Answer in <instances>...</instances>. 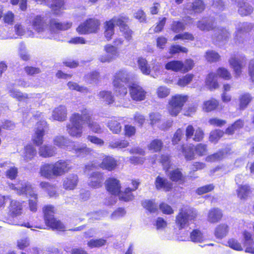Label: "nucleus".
<instances>
[{
	"label": "nucleus",
	"mask_w": 254,
	"mask_h": 254,
	"mask_svg": "<svg viewBox=\"0 0 254 254\" xmlns=\"http://www.w3.org/2000/svg\"><path fill=\"white\" fill-rule=\"evenodd\" d=\"M229 231V227L226 224L218 225L215 230V236L219 239H222L225 237Z\"/></svg>",
	"instance_id": "nucleus-38"
},
{
	"label": "nucleus",
	"mask_w": 254,
	"mask_h": 254,
	"mask_svg": "<svg viewBox=\"0 0 254 254\" xmlns=\"http://www.w3.org/2000/svg\"><path fill=\"white\" fill-rule=\"evenodd\" d=\"M69 150L72 151L78 156H84L89 154L92 149L87 147L85 144H78L73 142V144H71Z\"/></svg>",
	"instance_id": "nucleus-15"
},
{
	"label": "nucleus",
	"mask_w": 254,
	"mask_h": 254,
	"mask_svg": "<svg viewBox=\"0 0 254 254\" xmlns=\"http://www.w3.org/2000/svg\"><path fill=\"white\" fill-rule=\"evenodd\" d=\"M229 62L230 65L234 69L236 76H240L242 72L241 69L244 66L243 62L236 58L233 57L229 60Z\"/></svg>",
	"instance_id": "nucleus-28"
},
{
	"label": "nucleus",
	"mask_w": 254,
	"mask_h": 254,
	"mask_svg": "<svg viewBox=\"0 0 254 254\" xmlns=\"http://www.w3.org/2000/svg\"><path fill=\"white\" fill-rule=\"evenodd\" d=\"M142 206L151 213H154L157 211V206L153 201L145 200L142 203Z\"/></svg>",
	"instance_id": "nucleus-55"
},
{
	"label": "nucleus",
	"mask_w": 254,
	"mask_h": 254,
	"mask_svg": "<svg viewBox=\"0 0 254 254\" xmlns=\"http://www.w3.org/2000/svg\"><path fill=\"white\" fill-rule=\"evenodd\" d=\"M100 25V22L98 19L90 18L80 25L77 28L76 30L80 34L95 33L99 29Z\"/></svg>",
	"instance_id": "nucleus-5"
},
{
	"label": "nucleus",
	"mask_w": 254,
	"mask_h": 254,
	"mask_svg": "<svg viewBox=\"0 0 254 254\" xmlns=\"http://www.w3.org/2000/svg\"><path fill=\"white\" fill-rule=\"evenodd\" d=\"M53 164L55 177L64 174L70 169L69 163L64 160H60Z\"/></svg>",
	"instance_id": "nucleus-12"
},
{
	"label": "nucleus",
	"mask_w": 254,
	"mask_h": 254,
	"mask_svg": "<svg viewBox=\"0 0 254 254\" xmlns=\"http://www.w3.org/2000/svg\"><path fill=\"white\" fill-rule=\"evenodd\" d=\"M243 126L244 121L238 120L226 128L225 133L229 135H232L234 133L235 130L242 128Z\"/></svg>",
	"instance_id": "nucleus-42"
},
{
	"label": "nucleus",
	"mask_w": 254,
	"mask_h": 254,
	"mask_svg": "<svg viewBox=\"0 0 254 254\" xmlns=\"http://www.w3.org/2000/svg\"><path fill=\"white\" fill-rule=\"evenodd\" d=\"M224 132L220 129L212 130L210 133L209 140L214 143H216L219 139L223 136Z\"/></svg>",
	"instance_id": "nucleus-50"
},
{
	"label": "nucleus",
	"mask_w": 254,
	"mask_h": 254,
	"mask_svg": "<svg viewBox=\"0 0 254 254\" xmlns=\"http://www.w3.org/2000/svg\"><path fill=\"white\" fill-rule=\"evenodd\" d=\"M84 122L83 114L74 113L71 115L69 119V123L66 125V131L72 137L79 138L82 134L83 126L80 123Z\"/></svg>",
	"instance_id": "nucleus-1"
},
{
	"label": "nucleus",
	"mask_w": 254,
	"mask_h": 254,
	"mask_svg": "<svg viewBox=\"0 0 254 254\" xmlns=\"http://www.w3.org/2000/svg\"><path fill=\"white\" fill-rule=\"evenodd\" d=\"M47 128V123L40 121L37 123V127L33 137V142L37 146L41 145L43 142V136Z\"/></svg>",
	"instance_id": "nucleus-9"
},
{
	"label": "nucleus",
	"mask_w": 254,
	"mask_h": 254,
	"mask_svg": "<svg viewBox=\"0 0 254 254\" xmlns=\"http://www.w3.org/2000/svg\"><path fill=\"white\" fill-rule=\"evenodd\" d=\"M7 185L10 189L14 190L18 194L21 195L27 193L31 194V185L28 183H24L17 187L11 183H7Z\"/></svg>",
	"instance_id": "nucleus-18"
},
{
	"label": "nucleus",
	"mask_w": 254,
	"mask_h": 254,
	"mask_svg": "<svg viewBox=\"0 0 254 254\" xmlns=\"http://www.w3.org/2000/svg\"><path fill=\"white\" fill-rule=\"evenodd\" d=\"M224 156V152L221 151L207 156L205 158V160L207 162H214L222 159Z\"/></svg>",
	"instance_id": "nucleus-57"
},
{
	"label": "nucleus",
	"mask_w": 254,
	"mask_h": 254,
	"mask_svg": "<svg viewBox=\"0 0 254 254\" xmlns=\"http://www.w3.org/2000/svg\"><path fill=\"white\" fill-rule=\"evenodd\" d=\"M129 142L125 139H116L108 143V147L111 149H123L129 145Z\"/></svg>",
	"instance_id": "nucleus-31"
},
{
	"label": "nucleus",
	"mask_w": 254,
	"mask_h": 254,
	"mask_svg": "<svg viewBox=\"0 0 254 254\" xmlns=\"http://www.w3.org/2000/svg\"><path fill=\"white\" fill-rule=\"evenodd\" d=\"M106 240L104 239H91L87 243V246L92 249L95 248H99L105 245Z\"/></svg>",
	"instance_id": "nucleus-48"
},
{
	"label": "nucleus",
	"mask_w": 254,
	"mask_h": 254,
	"mask_svg": "<svg viewBox=\"0 0 254 254\" xmlns=\"http://www.w3.org/2000/svg\"><path fill=\"white\" fill-rule=\"evenodd\" d=\"M223 217V213L218 208L211 209L207 214V221L211 223H216L220 221Z\"/></svg>",
	"instance_id": "nucleus-21"
},
{
	"label": "nucleus",
	"mask_w": 254,
	"mask_h": 254,
	"mask_svg": "<svg viewBox=\"0 0 254 254\" xmlns=\"http://www.w3.org/2000/svg\"><path fill=\"white\" fill-rule=\"evenodd\" d=\"M67 86L68 88L71 90H75L83 93H87L88 92V89L86 87L80 86L77 83L73 82H69L67 83Z\"/></svg>",
	"instance_id": "nucleus-56"
},
{
	"label": "nucleus",
	"mask_w": 254,
	"mask_h": 254,
	"mask_svg": "<svg viewBox=\"0 0 254 254\" xmlns=\"http://www.w3.org/2000/svg\"><path fill=\"white\" fill-rule=\"evenodd\" d=\"M33 29L38 33L44 31L47 28V24L43 17L40 15H36L31 21Z\"/></svg>",
	"instance_id": "nucleus-16"
},
{
	"label": "nucleus",
	"mask_w": 254,
	"mask_h": 254,
	"mask_svg": "<svg viewBox=\"0 0 254 254\" xmlns=\"http://www.w3.org/2000/svg\"><path fill=\"white\" fill-rule=\"evenodd\" d=\"M107 127L114 133H119L122 129L120 123L115 120V118H112L109 120L107 123Z\"/></svg>",
	"instance_id": "nucleus-39"
},
{
	"label": "nucleus",
	"mask_w": 254,
	"mask_h": 254,
	"mask_svg": "<svg viewBox=\"0 0 254 254\" xmlns=\"http://www.w3.org/2000/svg\"><path fill=\"white\" fill-rule=\"evenodd\" d=\"M196 25L200 30L203 31H209L216 27L215 18L212 17H204L198 21Z\"/></svg>",
	"instance_id": "nucleus-10"
},
{
	"label": "nucleus",
	"mask_w": 254,
	"mask_h": 254,
	"mask_svg": "<svg viewBox=\"0 0 254 254\" xmlns=\"http://www.w3.org/2000/svg\"><path fill=\"white\" fill-rule=\"evenodd\" d=\"M182 151L184 154L185 158L187 160H191L194 158V153L193 149L190 146H183L182 147Z\"/></svg>",
	"instance_id": "nucleus-49"
},
{
	"label": "nucleus",
	"mask_w": 254,
	"mask_h": 254,
	"mask_svg": "<svg viewBox=\"0 0 254 254\" xmlns=\"http://www.w3.org/2000/svg\"><path fill=\"white\" fill-rule=\"evenodd\" d=\"M31 194L30 193H25L26 195H28L31 196L32 198H31L29 200V206L30 210L33 212H35L37 210V194H36L32 190L31 188Z\"/></svg>",
	"instance_id": "nucleus-47"
},
{
	"label": "nucleus",
	"mask_w": 254,
	"mask_h": 254,
	"mask_svg": "<svg viewBox=\"0 0 254 254\" xmlns=\"http://www.w3.org/2000/svg\"><path fill=\"white\" fill-rule=\"evenodd\" d=\"M187 52L188 49L186 48L179 45H172L169 49V53L171 54H175L180 52L186 53Z\"/></svg>",
	"instance_id": "nucleus-64"
},
{
	"label": "nucleus",
	"mask_w": 254,
	"mask_h": 254,
	"mask_svg": "<svg viewBox=\"0 0 254 254\" xmlns=\"http://www.w3.org/2000/svg\"><path fill=\"white\" fill-rule=\"evenodd\" d=\"M167 70H171L175 72L182 71L184 64L182 61H173L167 63L165 65Z\"/></svg>",
	"instance_id": "nucleus-34"
},
{
	"label": "nucleus",
	"mask_w": 254,
	"mask_h": 254,
	"mask_svg": "<svg viewBox=\"0 0 254 254\" xmlns=\"http://www.w3.org/2000/svg\"><path fill=\"white\" fill-rule=\"evenodd\" d=\"M237 195L240 199H246L248 195L251 193L250 187L247 185H239L237 190Z\"/></svg>",
	"instance_id": "nucleus-37"
},
{
	"label": "nucleus",
	"mask_w": 254,
	"mask_h": 254,
	"mask_svg": "<svg viewBox=\"0 0 254 254\" xmlns=\"http://www.w3.org/2000/svg\"><path fill=\"white\" fill-rule=\"evenodd\" d=\"M253 28V25L252 23L247 22L241 23L238 28L237 31L236 32L235 36L236 42L239 44L241 42H243V36L242 34L243 33L249 31Z\"/></svg>",
	"instance_id": "nucleus-14"
},
{
	"label": "nucleus",
	"mask_w": 254,
	"mask_h": 254,
	"mask_svg": "<svg viewBox=\"0 0 254 254\" xmlns=\"http://www.w3.org/2000/svg\"><path fill=\"white\" fill-rule=\"evenodd\" d=\"M217 74L225 80H229L231 78V73L224 67L219 68L217 70Z\"/></svg>",
	"instance_id": "nucleus-62"
},
{
	"label": "nucleus",
	"mask_w": 254,
	"mask_h": 254,
	"mask_svg": "<svg viewBox=\"0 0 254 254\" xmlns=\"http://www.w3.org/2000/svg\"><path fill=\"white\" fill-rule=\"evenodd\" d=\"M40 175L47 179H53L55 177L53 164L45 163L40 169Z\"/></svg>",
	"instance_id": "nucleus-20"
},
{
	"label": "nucleus",
	"mask_w": 254,
	"mask_h": 254,
	"mask_svg": "<svg viewBox=\"0 0 254 254\" xmlns=\"http://www.w3.org/2000/svg\"><path fill=\"white\" fill-rule=\"evenodd\" d=\"M137 62L138 67L141 72L144 74H149L151 69L150 67L148 64L147 61L145 59L139 58Z\"/></svg>",
	"instance_id": "nucleus-44"
},
{
	"label": "nucleus",
	"mask_w": 254,
	"mask_h": 254,
	"mask_svg": "<svg viewBox=\"0 0 254 254\" xmlns=\"http://www.w3.org/2000/svg\"><path fill=\"white\" fill-rule=\"evenodd\" d=\"M8 93L11 97L16 99L18 101H23L28 98L27 94H23L15 89H9Z\"/></svg>",
	"instance_id": "nucleus-43"
},
{
	"label": "nucleus",
	"mask_w": 254,
	"mask_h": 254,
	"mask_svg": "<svg viewBox=\"0 0 254 254\" xmlns=\"http://www.w3.org/2000/svg\"><path fill=\"white\" fill-rule=\"evenodd\" d=\"M163 145V143L161 140L155 139L150 143L148 145V148L149 150L153 152H158L161 150Z\"/></svg>",
	"instance_id": "nucleus-46"
},
{
	"label": "nucleus",
	"mask_w": 254,
	"mask_h": 254,
	"mask_svg": "<svg viewBox=\"0 0 254 254\" xmlns=\"http://www.w3.org/2000/svg\"><path fill=\"white\" fill-rule=\"evenodd\" d=\"M72 23L70 22L60 23L56 19H51L50 22V27L53 30H66L71 26Z\"/></svg>",
	"instance_id": "nucleus-32"
},
{
	"label": "nucleus",
	"mask_w": 254,
	"mask_h": 254,
	"mask_svg": "<svg viewBox=\"0 0 254 254\" xmlns=\"http://www.w3.org/2000/svg\"><path fill=\"white\" fill-rule=\"evenodd\" d=\"M22 207L19 202L11 200L9 206V212L12 216H17L22 213Z\"/></svg>",
	"instance_id": "nucleus-36"
},
{
	"label": "nucleus",
	"mask_w": 254,
	"mask_h": 254,
	"mask_svg": "<svg viewBox=\"0 0 254 254\" xmlns=\"http://www.w3.org/2000/svg\"><path fill=\"white\" fill-rule=\"evenodd\" d=\"M37 153L35 148L32 145H26L24 149L22 156L26 161L32 160Z\"/></svg>",
	"instance_id": "nucleus-33"
},
{
	"label": "nucleus",
	"mask_w": 254,
	"mask_h": 254,
	"mask_svg": "<svg viewBox=\"0 0 254 254\" xmlns=\"http://www.w3.org/2000/svg\"><path fill=\"white\" fill-rule=\"evenodd\" d=\"M252 99V97L249 93H245L241 95L240 100V108L241 109H244L247 107Z\"/></svg>",
	"instance_id": "nucleus-52"
},
{
	"label": "nucleus",
	"mask_w": 254,
	"mask_h": 254,
	"mask_svg": "<svg viewBox=\"0 0 254 254\" xmlns=\"http://www.w3.org/2000/svg\"><path fill=\"white\" fill-rule=\"evenodd\" d=\"M230 35V32L227 29H218L215 32L213 40L214 42L223 41L229 38Z\"/></svg>",
	"instance_id": "nucleus-30"
},
{
	"label": "nucleus",
	"mask_w": 254,
	"mask_h": 254,
	"mask_svg": "<svg viewBox=\"0 0 254 254\" xmlns=\"http://www.w3.org/2000/svg\"><path fill=\"white\" fill-rule=\"evenodd\" d=\"M187 100V96L176 95L173 96L169 102L167 108L169 114L172 116H177L182 110Z\"/></svg>",
	"instance_id": "nucleus-4"
},
{
	"label": "nucleus",
	"mask_w": 254,
	"mask_h": 254,
	"mask_svg": "<svg viewBox=\"0 0 254 254\" xmlns=\"http://www.w3.org/2000/svg\"><path fill=\"white\" fill-rule=\"evenodd\" d=\"M191 240L194 242H201L203 240V237L200 231L193 230L190 234Z\"/></svg>",
	"instance_id": "nucleus-58"
},
{
	"label": "nucleus",
	"mask_w": 254,
	"mask_h": 254,
	"mask_svg": "<svg viewBox=\"0 0 254 254\" xmlns=\"http://www.w3.org/2000/svg\"><path fill=\"white\" fill-rule=\"evenodd\" d=\"M217 76L214 73H210L206 78V85L210 90H214L218 87Z\"/></svg>",
	"instance_id": "nucleus-35"
},
{
	"label": "nucleus",
	"mask_w": 254,
	"mask_h": 254,
	"mask_svg": "<svg viewBox=\"0 0 254 254\" xmlns=\"http://www.w3.org/2000/svg\"><path fill=\"white\" fill-rule=\"evenodd\" d=\"M193 75L190 74H187L186 76H184L182 78H180L178 81V85L184 87L189 83H190L192 78H193Z\"/></svg>",
	"instance_id": "nucleus-60"
},
{
	"label": "nucleus",
	"mask_w": 254,
	"mask_h": 254,
	"mask_svg": "<svg viewBox=\"0 0 254 254\" xmlns=\"http://www.w3.org/2000/svg\"><path fill=\"white\" fill-rule=\"evenodd\" d=\"M89 185L93 188H99L102 185L104 177L102 174L99 172L93 173L90 177Z\"/></svg>",
	"instance_id": "nucleus-22"
},
{
	"label": "nucleus",
	"mask_w": 254,
	"mask_h": 254,
	"mask_svg": "<svg viewBox=\"0 0 254 254\" xmlns=\"http://www.w3.org/2000/svg\"><path fill=\"white\" fill-rule=\"evenodd\" d=\"M218 105V102L215 99H212L204 102L203 110L205 112H209L215 110Z\"/></svg>",
	"instance_id": "nucleus-45"
},
{
	"label": "nucleus",
	"mask_w": 254,
	"mask_h": 254,
	"mask_svg": "<svg viewBox=\"0 0 254 254\" xmlns=\"http://www.w3.org/2000/svg\"><path fill=\"white\" fill-rule=\"evenodd\" d=\"M185 29V25L183 22L174 21L172 24L171 30L175 33H179Z\"/></svg>",
	"instance_id": "nucleus-59"
},
{
	"label": "nucleus",
	"mask_w": 254,
	"mask_h": 254,
	"mask_svg": "<svg viewBox=\"0 0 254 254\" xmlns=\"http://www.w3.org/2000/svg\"><path fill=\"white\" fill-rule=\"evenodd\" d=\"M78 177L76 175H70L65 178L63 182V187L65 190H73L77 186Z\"/></svg>",
	"instance_id": "nucleus-24"
},
{
	"label": "nucleus",
	"mask_w": 254,
	"mask_h": 254,
	"mask_svg": "<svg viewBox=\"0 0 254 254\" xmlns=\"http://www.w3.org/2000/svg\"><path fill=\"white\" fill-rule=\"evenodd\" d=\"M130 80V75L126 69H121L117 71L113 76V86H119V83H127Z\"/></svg>",
	"instance_id": "nucleus-11"
},
{
	"label": "nucleus",
	"mask_w": 254,
	"mask_h": 254,
	"mask_svg": "<svg viewBox=\"0 0 254 254\" xmlns=\"http://www.w3.org/2000/svg\"><path fill=\"white\" fill-rule=\"evenodd\" d=\"M117 165V161L111 156H107L103 160L99 165L100 167L104 169L112 171L115 169Z\"/></svg>",
	"instance_id": "nucleus-26"
},
{
	"label": "nucleus",
	"mask_w": 254,
	"mask_h": 254,
	"mask_svg": "<svg viewBox=\"0 0 254 254\" xmlns=\"http://www.w3.org/2000/svg\"><path fill=\"white\" fill-rule=\"evenodd\" d=\"M150 124L152 127L161 121V116L158 113H152L149 116Z\"/></svg>",
	"instance_id": "nucleus-63"
},
{
	"label": "nucleus",
	"mask_w": 254,
	"mask_h": 254,
	"mask_svg": "<svg viewBox=\"0 0 254 254\" xmlns=\"http://www.w3.org/2000/svg\"><path fill=\"white\" fill-rule=\"evenodd\" d=\"M57 149L52 145H43L39 149V154L44 158L54 156L56 154Z\"/></svg>",
	"instance_id": "nucleus-23"
},
{
	"label": "nucleus",
	"mask_w": 254,
	"mask_h": 254,
	"mask_svg": "<svg viewBox=\"0 0 254 254\" xmlns=\"http://www.w3.org/2000/svg\"><path fill=\"white\" fill-rule=\"evenodd\" d=\"M54 144L62 148H66L70 149V146L73 144L70 139L63 135H58L55 136L53 139Z\"/></svg>",
	"instance_id": "nucleus-17"
},
{
	"label": "nucleus",
	"mask_w": 254,
	"mask_h": 254,
	"mask_svg": "<svg viewBox=\"0 0 254 254\" xmlns=\"http://www.w3.org/2000/svg\"><path fill=\"white\" fill-rule=\"evenodd\" d=\"M155 186L157 190L163 189L169 191L172 188V184L166 178L158 176L156 178Z\"/></svg>",
	"instance_id": "nucleus-25"
},
{
	"label": "nucleus",
	"mask_w": 254,
	"mask_h": 254,
	"mask_svg": "<svg viewBox=\"0 0 254 254\" xmlns=\"http://www.w3.org/2000/svg\"><path fill=\"white\" fill-rule=\"evenodd\" d=\"M238 6L239 13L244 16L248 15L253 11V7L243 0H238Z\"/></svg>",
	"instance_id": "nucleus-27"
},
{
	"label": "nucleus",
	"mask_w": 254,
	"mask_h": 254,
	"mask_svg": "<svg viewBox=\"0 0 254 254\" xmlns=\"http://www.w3.org/2000/svg\"><path fill=\"white\" fill-rule=\"evenodd\" d=\"M44 219L46 224L53 229L64 231V226L59 220L54 217V208L52 205H47L43 208Z\"/></svg>",
	"instance_id": "nucleus-2"
},
{
	"label": "nucleus",
	"mask_w": 254,
	"mask_h": 254,
	"mask_svg": "<svg viewBox=\"0 0 254 254\" xmlns=\"http://www.w3.org/2000/svg\"><path fill=\"white\" fill-rule=\"evenodd\" d=\"M114 89L117 95L122 97L125 96L127 92V88L122 83H119V86H114Z\"/></svg>",
	"instance_id": "nucleus-61"
},
{
	"label": "nucleus",
	"mask_w": 254,
	"mask_h": 254,
	"mask_svg": "<svg viewBox=\"0 0 254 254\" xmlns=\"http://www.w3.org/2000/svg\"><path fill=\"white\" fill-rule=\"evenodd\" d=\"M99 99L106 102L107 104H111L114 101V98L111 91H102L98 94Z\"/></svg>",
	"instance_id": "nucleus-40"
},
{
	"label": "nucleus",
	"mask_w": 254,
	"mask_h": 254,
	"mask_svg": "<svg viewBox=\"0 0 254 254\" xmlns=\"http://www.w3.org/2000/svg\"><path fill=\"white\" fill-rule=\"evenodd\" d=\"M196 154L200 156H204L207 153V145L203 143H198L194 147Z\"/></svg>",
	"instance_id": "nucleus-53"
},
{
	"label": "nucleus",
	"mask_w": 254,
	"mask_h": 254,
	"mask_svg": "<svg viewBox=\"0 0 254 254\" xmlns=\"http://www.w3.org/2000/svg\"><path fill=\"white\" fill-rule=\"evenodd\" d=\"M40 186L47 191L50 197L56 196L57 191L55 186L52 185L48 182H42L40 184Z\"/></svg>",
	"instance_id": "nucleus-41"
},
{
	"label": "nucleus",
	"mask_w": 254,
	"mask_h": 254,
	"mask_svg": "<svg viewBox=\"0 0 254 254\" xmlns=\"http://www.w3.org/2000/svg\"><path fill=\"white\" fill-rule=\"evenodd\" d=\"M67 110L64 106H59L53 111L52 117L54 120L63 122L66 119Z\"/></svg>",
	"instance_id": "nucleus-19"
},
{
	"label": "nucleus",
	"mask_w": 254,
	"mask_h": 254,
	"mask_svg": "<svg viewBox=\"0 0 254 254\" xmlns=\"http://www.w3.org/2000/svg\"><path fill=\"white\" fill-rule=\"evenodd\" d=\"M81 112L83 116L84 122L87 123L88 127L93 132L97 133L103 132L102 128L100 125L91 120L90 114L86 109H83Z\"/></svg>",
	"instance_id": "nucleus-8"
},
{
	"label": "nucleus",
	"mask_w": 254,
	"mask_h": 254,
	"mask_svg": "<svg viewBox=\"0 0 254 254\" xmlns=\"http://www.w3.org/2000/svg\"><path fill=\"white\" fill-rule=\"evenodd\" d=\"M104 49L106 54L101 55L99 58V61L102 63H110L119 55L117 48L112 45L108 44L105 46Z\"/></svg>",
	"instance_id": "nucleus-6"
},
{
	"label": "nucleus",
	"mask_w": 254,
	"mask_h": 254,
	"mask_svg": "<svg viewBox=\"0 0 254 254\" xmlns=\"http://www.w3.org/2000/svg\"><path fill=\"white\" fill-rule=\"evenodd\" d=\"M196 216V213L192 208H182L176 216V223L180 229H182L188 226L189 221L193 220Z\"/></svg>",
	"instance_id": "nucleus-3"
},
{
	"label": "nucleus",
	"mask_w": 254,
	"mask_h": 254,
	"mask_svg": "<svg viewBox=\"0 0 254 254\" xmlns=\"http://www.w3.org/2000/svg\"><path fill=\"white\" fill-rule=\"evenodd\" d=\"M107 190L114 195L118 194L121 191L120 181L115 178H109L105 183Z\"/></svg>",
	"instance_id": "nucleus-13"
},
{
	"label": "nucleus",
	"mask_w": 254,
	"mask_h": 254,
	"mask_svg": "<svg viewBox=\"0 0 254 254\" xmlns=\"http://www.w3.org/2000/svg\"><path fill=\"white\" fill-rule=\"evenodd\" d=\"M205 7V4L201 0H195L192 3H188L186 5V8L188 10H192L197 13L203 11Z\"/></svg>",
	"instance_id": "nucleus-29"
},
{
	"label": "nucleus",
	"mask_w": 254,
	"mask_h": 254,
	"mask_svg": "<svg viewBox=\"0 0 254 254\" xmlns=\"http://www.w3.org/2000/svg\"><path fill=\"white\" fill-rule=\"evenodd\" d=\"M129 92L131 98L134 101H140L145 98L146 91L137 84H131L129 87Z\"/></svg>",
	"instance_id": "nucleus-7"
},
{
	"label": "nucleus",
	"mask_w": 254,
	"mask_h": 254,
	"mask_svg": "<svg viewBox=\"0 0 254 254\" xmlns=\"http://www.w3.org/2000/svg\"><path fill=\"white\" fill-rule=\"evenodd\" d=\"M220 56L214 51H208L206 52V60L209 62H215L219 60Z\"/></svg>",
	"instance_id": "nucleus-54"
},
{
	"label": "nucleus",
	"mask_w": 254,
	"mask_h": 254,
	"mask_svg": "<svg viewBox=\"0 0 254 254\" xmlns=\"http://www.w3.org/2000/svg\"><path fill=\"white\" fill-rule=\"evenodd\" d=\"M170 179L175 182L182 181L184 180V176L179 169L171 171L168 175Z\"/></svg>",
	"instance_id": "nucleus-51"
}]
</instances>
